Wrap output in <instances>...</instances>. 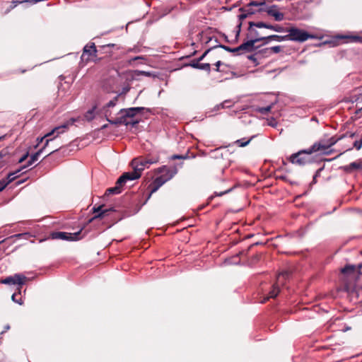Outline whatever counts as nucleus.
Listing matches in <instances>:
<instances>
[{"label": "nucleus", "mask_w": 362, "mask_h": 362, "mask_svg": "<svg viewBox=\"0 0 362 362\" xmlns=\"http://www.w3.org/2000/svg\"><path fill=\"white\" fill-rule=\"evenodd\" d=\"M276 40L278 42H281L284 40H287V37L286 35H272L269 36L265 37V40L264 44H267L270 40Z\"/></svg>", "instance_id": "22"}, {"label": "nucleus", "mask_w": 362, "mask_h": 362, "mask_svg": "<svg viewBox=\"0 0 362 362\" xmlns=\"http://www.w3.org/2000/svg\"><path fill=\"white\" fill-rule=\"evenodd\" d=\"M119 95L115 96L112 100H111L110 102H108L106 105L107 107H112L115 106L117 100H118Z\"/></svg>", "instance_id": "35"}, {"label": "nucleus", "mask_w": 362, "mask_h": 362, "mask_svg": "<svg viewBox=\"0 0 362 362\" xmlns=\"http://www.w3.org/2000/svg\"><path fill=\"white\" fill-rule=\"evenodd\" d=\"M68 124H64L58 127H54L51 132L47 133L43 137L39 139L37 138L38 144L42 142L44 139L47 137H50L51 136L54 135V137L52 138V140L57 137L59 134H62L65 132L66 129H68Z\"/></svg>", "instance_id": "15"}, {"label": "nucleus", "mask_w": 362, "mask_h": 362, "mask_svg": "<svg viewBox=\"0 0 362 362\" xmlns=\"http://www.w3.org/2000/svg\"><path fill=\"white\" fill-rule=\"evenodd\" d=\"M81 230L76 233L54 232L52 233L53 239H61L64 240H78L82 238L81 236Z\"/></svg>", "instance_id": "9"}, {"label": "nucleus", "mask_w": 362, "mask_h": 362, "mask_svg": "<svg viewBox=\"0 0 362 362\" xmlns=\"http://www.w3.org/2000/svg\"><path fill=\"white\" fill-rule=\"evenodd\" d=\"M353 146L356 150H360L362 147V139L355 141Z\"/></svg>", "instance_id": "41"}, {"label": "nucleus", "mask_w": 362, "mask_h": 362, "mask_svg": "<svg viewBox=\"0 0 362 362\" xmlns=\"http://www.w3.org/2000/svg\"><path fill=\"white\" fill-rule=\"evenodd\" d=\"M287 29H288V28H284L280 25H274L273 30L278 33H284L286 32Z\"/></svg>", "instance_id": "34"}, {"label": "nucleus", "mask_w": 362, "mask_h": 362, "mask_svg": "<svg viewBox=\"0 0 362 362\" xmlns=\"http://www.w3.org/2000/svg\"><path fill=\"white\" fill-rule=\"evenodd\" d=\"M107 120L112 124H124L126 126H128L129 124H132V126L136 124L139 123V121L136 120L135 122L129 121L124 119V117H123L122 115H120V116L117 118H116L114 120H111L108 118H107Z\"/></svg>", "instance_id": "19"}, {"label": "nucleus", "mask_w": 362, "mask_h": 362, "mask_svg": "<svg viewBox=\"0 0 362 362\" xmlns=\"http://www.w3.org/2000/svg\"><path fill=\"white\" fill-rule=\"evenodd\" d=\"M4 138V136H0V141Z\"/></svg>", "instance_id": "64"}, {"label": "nucleus", "mask_w": 362, "mask_h": 362, "mask_svg": "<svg viewBox=\"0 0 362 362\" xmlns=\"http://www.w3.org/2000/svg\"><path fill=\"white\" fill-rule=\"evenodd\" d=\"M26 277L21 274H16L13 276H10L4 279H2L1 282L8 285H18L21 286L24 284Z\"/></svg>", "instance_id": "12"}, {"label": "nucleus", "mask_w": 362, "mask_h": 362, "mask_svg": "<svg viewBox=\"0 0 362 362\" xmlns=\"http://www.w3.org/2000/svg\"><path fill=\"white\" fill-rule=\"evenodd\" d=\"M158 173H160L161 177H168L171 175V178L174 176V175L176 173L175 171L170 170L166 166H163L162 168H160L158 169Z\"/></svg>", "instance_id": "24"}, {"label": "nucleus", "mask_w": 362, "mask_h": 362, "mask_svg": "<svg viewBox=\"0 0 362 362\" xmlns=\"http://www.w3.org/2000/svg\"><path fill=\"white\" fill-rule=\"evenodd\" d=\"M271 108H272V107H271L270 105H268V106H267V107H259V108L258 109V112H259V113H261V114L264 115V114H267V113H268L269 112H270Z\"/></svg>", "instance_id": "36"}, {"label": "nucleus", "mask_w": 362, "mask_h": 362, "mask_svg": "<svg viewBox=\"0 0 362 362\" xmlns=\"http://www.w3.org/2000/svg\"><path fill=\"white\" fill-rule=\"evenodd\" d=\"M274 25H271V24H268V23H264V22H257V25H256V28H267V29H270V30H274Z\"/></svg>", "instance_id": "31"}, {"label": "nucleus", "mask_w": 362, "mask_h": 362, "mask_svg": "<svg viewBox=\"0 0 362 362\" xmlns=\"http://www.w3.org/2000/svg\"><path fill=\"white\" fill-rule=\"evenodd\" d=\"M233 187H230V188H228V189H226L225 191L219 192V193L216 192L215 194L216 196H222L223 194H226L231 192L233 190Z\"/></svg>", "instance_id": "47"}, {"label": "nucleus", "mask_w": 362, "mask_h": 362, "mask_svg": "<svg viewBox=\"0 0 362 362\" xmlns=\"http://www.w3.org/2000/svg\"><path fill=\"white\" fill-rule=\"evenodd\" d=\"M216 47H221L228 52H231V51H232L231 47L226 46V45H218L216 46H214L213 48H216Z\"/></svg>", "instance_id": "43"}, {"label": "nucleus", "mask_w": 362, "mask_h": 362, "mask_svg": "<svg viewBox=\"0 0 362 362\" xmlns=\"http://www.w3.org/2000/svg\"><path fill=\"white\" fill-rule=\"evenodd\" d=\"M142 59L141 57H135L134 58H132L131 59L129 60V64H132V62L138 60V59Z\"/></svg>", "instance_id": "53"}, {"label": "nucleus", "mask_w": 362, "mask_h": 362, "mask_svg": "<svg viewBox=\"0 0 362 362\" xmlns=\"http://www.w3.org/2000/svg\"><path fill=\"white\" fill-rule=\"evenodd\" d=\"M140 177V174L136 173L134 170L131 172H127L122 174L118 180L119 185H125L128 181H132Z\"/></svg>", "instance_id": "14"}, {"label": "nucleus", "mask_w": 362, "mask_h": 362, "mask_svg": "<svg viewBox=\"0 0 362 362\" xmlns=\"http://www.w3.org/2000/svg\"><path fill=\"white\" fill-rule=\"evenodd\" d=\"M240 49H242V53L252 52L256 49L253 40L247 41L240 45Z\"/></svg>", "instance_id": "20"}, {"label": "nucleus", "mask_w": 362, "mask_h": 362, "mask_svg": "<svg viewBox=\"0 0 362 362\" xmlns=\"http://www.w3.org/2000/svg\"><path fill=\"white\" fill-rule=\"evenodd\" d=\"M290 275L291 274L288 271H284L278 274L276 277V282L273 285L272 290L269 293V296L267 297L265 300L277 296L280 291L279 285H284L285 284V281L290 276Z\"/></svg>", "instance_id": "5"}, {"label": "nucleus", "mask_w": 362, "mask_h": 362, "mask_svg": "<svg viewBox=\"0 0 362 362\" xmlns=\"http://www.w3.org/2000/svg\"><path fill=\"white\" fill-rule=\"evenodd\" d=\"M170 179H171V175L168 176V177H161L160 175V176L157 177L154 180V181L152 184L151 193H150L149 196H151L152 193L157 191L160 187H161L163 184H165L167 181L170 180Z\"/></svg>", "instance_id": "18"}, {"label": "nucleus", "mask_w": 362, "mask_h": 362, "mask_svg": "<svg viewBox=\"0 0 362 362\" xmlns=\"http://www.w3.org/2000/svg\"><path fill=\"white\" fill-rule=\"evenodd\" d=\"M226 103H230V100H225L224 102L218 104V105H216L215 107H214V110L216 111H218L221 109H223V108H225V105Z\"/></svg>", "instance_id": "37"}, {"label": "nucleus", "mask_w": 362, "mask_h": 362, "mask_svg": "<svg viewBox=\"0 0 362 362\" xmlns=\"http://www.w3.org/2000/svg\"><path fill=\"white\" fill-rule=\"evenodd\" d=\"M351 149H352V148H349L346 149V151L351 150ZM345 151H346V150H344L343 152L339 153V154L337 157H339V156H341Z\"/></svg>", "instance_id": "58"}, {"label": "nucleus", "mask_w": 362, "mask_h": 362, "mask_svg": "<svg viewBox=\"0 0 362 362\" xmlns=\"http://www.w3.org/2000/svg\"><path fill=\"white\" fill-rule=\"evenodd\" d=\"M259 54V56L260 54H262V58L264 57H268L269 56H271V54H269V53H267L265 52V48L264 49H262V50H260L259 52H257Z\"/></svg>", "instance_id": "48"}, {"label": "nucleus", "mask_w": 362, "mask_h": 362, "mask_svg": "<svg viewBox=\"0 0 362 362\" xmlns=\"http://www.w3.org/2000/svg\"><path fill=\"white\" fill-rule=\"evenodd\" d=\"M103 205L98 206V207L94 206L93 208V213L95 215L91 218V220H95V219H101L105 218V216H108L110 212L115 211V209L113 208H109V209H103Z\"/></svg>", "instance_id": "16"}, {"label": "nucleus", "mask_w": 362, "mask_h": 362, "mask_svg": "<svg viewBox=\"0 0 362 362\" xmlns=\"http://www.w3.org/2000/svg\"><path fill=\"white\" fill-rule=\"evenodd\" d=\"M222 64V62L221 61H218L216 62V63L215 64L216 66V71H219V67Z\"/></svg>", "instance_id": "54"}, {"label": "nucleus", "mask_w": 362, "mask_h": 362, "mask_svg": "<svg viewBox=\"0 0 362 362\" xmlns=\"http://www.w3.org/2000/svg\"><path fill=\"white\" fill-rule=\"evenodd\" d=\"M185 157L182 156H179V155H174L173 156V159H180V158H184Z\"/></svg>", "instance_id": "55"}, {"label": "nucleus", "mask_w": 362, "mask_h": 362, "mask_svg": "<svg viewBox=\"0 0 362 362\" xmlns=\"http://www.w3.org/2000/svg\"><path fill=\"white\" fill-rule=\"evenodd\" d=\"M28 156V153H26L25 154H24L19 160H18V163H21L23 162H24L27 158Z\"/></svg>", "instance_id": "51"}, {"label": "nucleus", "mask_w": 362, "mask_h": 362, "mask_svg": "<svg viewBox=\"0 0 362 362\" xmlns=\"http://www.w3.org/2000/svg\"><path fill=\"white\" fill-rule=\"evenodd\" d=\"M250 141H251V139H247L246 141H245V139H238V140L235 141V144L240 147H245L249 144Z\"/></svg>", "instance_id": "32"}, {"label": "nucleus", "mask_w": 362, "mask_h": 362, "mask_svg": "<svg viewBox=\"0 0 362 362\" xmlns=\"http://www.w3.org/2000/svg\"><path fill=\"white\" fill-rule=\"evenodd\" d=\"M212 48H209L208 49H206L197 59H198V62H201L202 61L204 57L207 55V54L211 51Z\"/></svg>", "instance_id": "46"}, {"label": "nucleus", "mask_w": 362, "mask_h": 362, "mask_svg": "<svg viewBox=\"0 0 362 362\" xmlns=\"http://www.w3.org/2000/svg\"><path fill=\"white\" fill-rule=\"evenodd\" d=\"M257 57H259L258 53H255V54L248 56V59L252 60V62H255L257 61Z\"/></svg>", "instance_id": "50"}, {"label": "nucleus", "mask_w": 362, "mask_h": 362, "mask_svg": "<svg viewBox=\"0 0 362 362\" xmlns=\"http://www.w3.org/2000/svg\"><path fill=\"white\" fill-rule=\"evenodd\" d=\"M57 151V150H54V151H51V152H50L47 156H49V155H50V154L53 153L54 152H55V151Z\"/></svg>", "instance_id": "62"}, {"label": "nucleus", "mask_w": 362, "mask_h": 362, "mask_svg": "<svg viewBox=\"0 0 362 362\" xmlns=\"http://www.w3.org/2000/svg\"><path fill=\"white\" fill-rule=\"evenodd\" d=\"M197 37L199 38V40L200 41H202V42L204 41L205 44H207L208 42H209L212 39L211 37L207 35L204 32L199 33L197 35Z\"/></svg>", "instance_id": "28"}, {"label": "nucleus", "mask_w": 362, "mask_h": 362, "mask_svg": "<svg viewBox=\"0 0 362 362\" xmlns=\"http://www.w3.org/2000/svg\"><path fill=\"white\" fill-rule=\"evenodd\" d=\"M123 185H119L117 184V181L116 182V185L114 187L108 188L105 192V195L110 194H118L122 192V187Z\"/></svg>", "instance_id": "23"}, {"label": "nucleus", "mask_w": 362, "mask_h": 362, "mask_svg": "<svg viewBox=\"0 0 362 362\" xmlns=\"http://www.w3.org/2000/svg\"><path fill=\"white\" fill-rule=\"evenodd\" d=\"M156 163V160H153L151 159H144L141 158H135L131 162V165L133 170L141 175V172L146 168H148L149 165L152 163Z\"/></svg>", "instance_id": "7"}, {"label": "nucleus", "mask_w": 362, "mask_h": 362, "mask_svg": "<svg viewBox=\"0 0 362 362\" xmlns=\"http://www.w3.org/2000/svg\"><path fill=\"white\" fill-rule=\"evenodd\" d=\"M231 106H232V103L230 102V103H226L225 105V107H230Z\"/></svg>", "instance_id": "59"}, {"label": "nucleus", "mask_w": 362, "mask_h": 362, "mask_svg": "<svg viewBox=\"0 0 362 362\" xmlns=\"http://www.w3.org/2000/svg\"><path fill=\"white\" fill-rule=\"evenodd\" d=\"M341 272L351 280L356 281L358 279L361 272L356 269L354 265H346L341 269Z\"/></svg>", "instance_id": "11"}, {"label": "nucleus", "mask_w": 362, "mask_h": 362, "mask_svg": "<svg viewBox=\"0 0 362 362\" xmlns=\"http://www.w3.org/2000/svg\"><path fill=\"white\" fill-rule=\"evenodd\" d=\"M199 69L204 70L209 73L211 71V65L209 63H200Z\"/></svg>", "instance_id": "33"}, {"label": "nucleus", "mask_w": 362, "mask_h": 362, "mask_svg": "<svg viewBox=\"0 0 362 362\" xmlns=\"http://www.w3.org/2000/svg\"><path fill=\"white\" fill-rule=\"evenodd\" d=\"M95 109H96V107L94 106V107H93L92 109L89 110L88 111H87L86 112L84 117L87 121H91L92 119H94Z\"/></svg>", "instance_id": "29"}, {"label": "nucleus", "mask_w": 362, "mask_h": 362, "mask_svg": "<svg viewBox=\"0 0 362 362\" xmlns=\"http://www.w3.org/2000/svg\"><path fill=\"white\" fill-rule=\"evenodd\" d=\"M241 25H242V23H240L238 25V26H237V28H238V30H237V32H236V35H235V38H236V39H238V37H239V35H240Z\"/></svg>", "instance_id": "52"}, {"label": "nucleus", "mask_w": 362, "mask_h": 362, "mask_svg": "<svg viewBox=\"0 0 362 362\" xmlns=\"http://www.w3.org/2000/svg\"><path fill=\"white\" fill-rule=\"evenodd\" d=\"M316 151H311V146L305 150H302L291 156L289 160L292 163L304 165L311 161L310 155Z\"/></svg>", "instance_id": "4"}, {"label": "nucleus", "mask_w": 362, "mask_h": 362, "mask_svg": "<svg viewBox=\"0 0 362 362\" xmlns=\"http://www.w3.org/2000/svg\"><path fill=\"white\" fill-rule=\"evenodd\" d=\"M115 44H108V45H104L103 47L105 48V47H115Z\"/></svg>", "instance_id": "56"}, {"label": "nucleus", "mask_w": 362, "mask_h": 362, "mask_svg": "<svg viewBox=\"0 0 362 362\" xmlns=\"http://www.w3.org/2000/svg\"><path fill=\"white\" fill-rule=\"evenodd\" d=\"M345 37L350 38L353 42H362V37L357 35H351V36H346Z\"/></svg>", "instance_id": "38"}, {"label": "nucleus", "mask_w": 362, "mask_h": 362, "mask_svg": "<svg viewBox=\"0 0 362 362\" xmlns=\"http://www.w3.org/2000/svg\"><path fill=\"white\" fill-rule=\"evenodd\" d=\"M344 170L346 172H351L353 170H361L362 169V161L358 160L352 162L348 165L344 166Z\"/></svg>", "instance_id": "21"}, {"label": "nucleus", "mask_w": 362, "mask_h": 362, "mask_svg": "<svg viewBox=\"0 0 362 362\" xmlns=\"http://www.w3.org/2000/svg\"><path fill=\"white\" fill-rule=\"evenodd\" d=\"M144 110V107H130L127 109H122L119 114L122 115L125 119L134 122L132 118L138 113L141 112Z\"/></svg>", "instance_id": "13"}, {"label": "nucleus", "mask_w": 362, "mask_h": 362, "mask_svg": "<svg viewBox=\"0 0 362 362\" xmlns=\"http://www.w3.org/2000/svg\"><path fill=\"white\" fill-rule=\"evenodd\" d=\"M4 156V154L2 152H0V159Z\"/></svg>", "instance_id": "61"}, {"label": "nucleus", "mask_w": 362, "mask_h": 362, "mask_svg": "<svg viewBox=\"0 0 362 362\" xmlns=\"http://www.w3.org/2000/svg\"><path fill=\"white\" fill-rule=\"evenodd\" d=\"M21 170H22V168L16 170L14 173H8V175H7L6 179H4L5 180V182L7 183V185L9 183H11V182H13L16 179V177H17L16 174L18 173Z\"/></svg>", "instance_id": "27"}, {"label": "nucleus", "mask_w": 362, "mask_h": 362, "mask_svg": "<svg viewBox=\"0 0 362 362\" xmlns=\"http://www.w3.org/2000/svg\"><path fill=\"white\" fill-rule=\"evenodd\" d=\"M258 11L267 12L268 15L273 16L276 21H281L284 19V13L279 11L276 5L265 6L259 8Z\"/></svg>", "instance_id": "10"}, {"label": "nucleus", "mask_w": 362, "mask_h": 362, "mask_svg": "<svg viewBox=\"0 0 362 362\" xmlns=\"http://www.w3.org/2000/svg\"><path fill=\"white\" fill-rule=\"evenodd\" d=\"M356 113L357 115H362V96L358 98L356 100Z\"/></svg>", "instance_id": "30"}, {"label": "nucleus", "mask_w": 362, "mask_h": 362, "mask_svg": "<svg viewBox=\"0 0 362 362\" xmlns=\"http://www.w3.org/2000/svg\"><path fill=\"white\" fill-rule=\"evenodd\" d=\"M52 139H47L45 143V145L42 148H41L40 149H39L37 152H35V153H33L31 156H30V160L28 161V163L26 165H23L22 167V169H25V168L27 167H29L31 165H33V163H34L36 160H37L39 156L42 154V153L44 151L45 148L48 146V144L50 141H52Z\"/></svg>", "instance_id": "17"}, {"label": "nucleus", "mask_w": 362, "mask_h": 362, "mask_svg": "<svg viewBox=\"0 0 362 362\" xmlns=\"http://www.w3.org/2000/svg\"><path fill=\"white\" fill-rule=\"evenodd\" d=\"M231 52L235 54L236 55H239V54H243L242 53V49H240V45L237 47L232 48Z\"/></svg>", "instance_id": "44"}, {"label": "nucleus", "mask_w": 362, "mask_h": 362, "mask_svg": "<svg viewBox=\"0 0 362 362\" xmlns=\"http://www.w3.org/2000/svg\"><path fill=\"white\" fill-rule=\"evenodd\" d=\"M199 64H200V62H198V59H194L192 60L190 63H189V66L194 68V69H198L199 68Z\"/></svg>", "instance_id": "39"}, {"label": "nucleus", "mask_w": 362, "mask_h": 362, "mask_svg": "<svg viewBox=\"0 0 362 362\" xmlns=\"http://www.w3.org/2000/svg\"><path fill=\"white\" fill-rule=\"evenodd\" d=\"M7 183L5 182V180L2 179L0 180V192H1L6 187Z\"/></svg>", "instance_id": "49"}, {"label": "nucleus", "mask_w": 362, "mask_h": 362, "mask_svg": "<svg viewBox=\"0 0 362 362\" xmlns=\"http://www.w3.org/2000/svg\"><path fill=\"white\" fill-rule=\"evenodd\" d=\"M362 268V263L359 264L357 267H356V269H358L359 272H361V269Z\"/></svg>", "instance_id": "57"}, {"label": "nucleus", "mask_w": 362, "mask_h": 362, "mask_svg": "<svg viewBox=\"0 0 362 362\" xmlns=\"http://www.w3.org/2000/svg\"><path fill=\"white\" fill-rule=\"evenodd\" d=\"M257 22H249V27L246 37L250 40H253L255 44L257 42L264 41L265 37H262L260 33L257 31L256 28Z\"/></svg>", "instance_id": "8"}, {"label": "nucleus", "mask_w": 362, "mask_h": 362, "mask_svg": "<svg viewBox=\"0 0 362 362\" xmlns=\"http://www.w3.org/2000/svg\"><path fill=\"white\" fill-rule=\"evenodd\" d=\"M282 47L280 45L274 46L272 47L265 48V52L267 53L271 54V55L274 53L276 54L281 51Z\"/></svg>", "instance_id": "26"}, {"label": "nucleus", "mask_w": 362, "mask_h": 362, "mask_svg": "<svg viewBox=\"0 0 362 362\" xmlns=\"http://www.w3.org/2000/svg\"><path fill=\"white\" fill-rule=\"evenodd\" d=\"M98 50L94 42H88L84 46L81 55V61L86 63L95 60L97 57Z\"/></svg>", "instance_id": "6"}, {"label": "nucleus", "mask_w": 362, "mask_h": 362, "mask_svg": "<svg viewBox=\"0 0 362 362\" xmlns=\"http://www.w3.org/2000/svg\"><path fill=\"white\" fill-rule=\"evenodd\" d=\"M137 76H151V74L148 71H136Z\"/></svg>", "instance_id": "45"}, {"label": "nucleus", "mask_w": 362, "mask_h": 362, "mask_svg": "<svg viewBox=\"0 0 362 362\" xmlns=\"http://www.w3.org/2000/svg\"><path fill=\"white\" fill-rule=\"evenodd\" d=\"M287 40L303 42L308 39H314L315 35L298 28L291 27L287 29Z\"/></svg>", "instance_id": "1"}, {"label": "nucleus", "mask_w": 362, "mask_h": 362, "mask_svg": "<svg viewBox=\"0 0 362 362\" xmlns=\"http://www.w3.org/2000/svg\"><path fill=\"white\" fill-rule=\"evenodd\" d=\"M265 6V1H251L245 7L240 8L239 11L241 13L238 16L240 20L245 19L248 16L259 12V8Z\"/></svg>", "instance_id": "3"}, {"label": "nucleus", "mask_w": 362, "mask_h": 362, "mask_svg": "<svg viewBox=\"0 0 362 362\" xmlns=\"http://www.w3.org/2000/svg\"><path fill=\"white\" fill-rule=\"evenodd\" d=\"M354 136H355V133H350L349 134V137L353 138Z\"/></svg>", "instance_id": "60"}, {"label": "nucleus", "mask_w": 362, "mask_h": 362, "mask_svg": "<svg viewBox=\"0 0 362 362\" xmlns=\"http://www.w3.org/2000/svg\"><path fill=\"white\" fill-rule=\"evenodd\" d=\"M346 135H342L339 137L332 136L327 141H321L315 143L311 146V151H323L325 154H329L332 151H327L331 146L334 145L338 141L342 139Z\"/></svg>", "instance_id": "2"}, {"label": "nucleus", "mask_w": 362, "mask_h": 362, "mask_svg": "<svg viewBox=\"0 0 362 362\" xmlns=\"http://www.w3.org/2000/svg\"><path fill=\"white\" fill-rule=\"evenodd\" d=\"M107 127V124H105V125H103V126L102 127V129H105V128H106Z\"/></svg>", "instance_id": "63"}, {"label": "nucleus", "mask_w": 362, "mask_h": 362, "mask_svg": "<svg viewBox=\"0 0 362 362\" xmlns=\"http://www.w3.org/2000/svg\"><path fill=\"white\" fill-rule=\"evenodd\" d=\"M18 296V294H16V293H13V294L12 295V300H13L14 302H16V303H18L19 305H22V304H23L22 298H21V297H20V298H19V299H18V298H17V296Z\"/></svg>", "instance_id": "42"}, {"label": "nucleus", "mask_w": 362, "mask_h": 362, "mask_svg": "<svg viewBox=\"0 0 362 362\" xmlns=\"http://www.w3.org/2000/svg\"><path fill=\"white\" fill-rule=\"evenodd\" d=\"M30 237H31V235L29 233H18V234H15L13 235H11V236H10V237H8L7 238H5L2 241H1L0 243L6 242V241H8V240L13 239V238H23L25 239H28Z\"/></svg>", "instance_id": "25"}, {"label": "nucleus", "mask_w": 362, "mask_h": 362, "mask_svg": "<svg viewBox=\"0 0 362 362\" xmlns=\"http://www.w3.org/2000/svg\"><path fill=\"white\" fill-rule=\"evenodd\" d=\"M322 170L323 168H320L315 172V175H313V183L315 184L317 182V178L320 175V173Z\"/></svg>", "instance_id": "40"}]
</instances>
